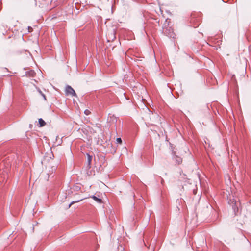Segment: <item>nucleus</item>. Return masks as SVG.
<instances>
[{
    "label": "nucleus",
    "mask_w": 251,
    "mask_h": 251,
    "mask_svg": "<svg viewBox=\"0 0 251 251\" xmlns=\"http://www.w3.org/2000/svg\"><path fill=\"white\" fill-rule=\"evenodd\" d=\"M169 35L170 37H172V34H169Z\"/></svg>",
    "instance_id": "2eb2a0df"
},
{
    "label": "nucleus",
    "mask_w": 251,
    "mask_h": 251,
    "mask_svg": "<svg viewBox=\"0 0 251 251\" xmlns=\"http://www.w3.org/2000/svg\"><path fill=\"white\" fill-rule=\"evenodd\" d=\"M82 200V199H81V200H78V201H72L69 204L68 207L70 208L72 204H73L75 203L78 202L80 201H81Z\"/></svg>",
    "instance_id": "1a4fd4ad"
},
{
    "label": "nucleus",
    "mask_w": 251,
    "mask_h": 251,
    "mask_svg": "<svg viewBox=\"0 0 251 251\" xmlns=\"http://www.w3.org/2000/svg\"><path fill=\"white\" fill-rule=\"evenodd\" d=\"M122 139L121 138H117L116 139V143L120 144L122 143Z\"/></svg>",
    "instance_id": "9d476101"
},
{
    "label": "nucleus",
    "mask_w": 251,
    "mask_h": 251,
    "mask_svg": "<svg viewBox=\"0 0 251 251\" xmlns=\"http://www.w3.org/2000/svg\"><path fill=\"white\" fill-rule=\"evenodd\" d=\"M26 75L30 76L33 77L35 75V73L34 71L31 70L28 72H26Z\"/></svg>",
    "instance_id": "423d86ee"
},
{
    "label": "nucleus",
    "mask_w": 251,
    "mask_h": 251,
    "mask_svg": "<svg viewBox=\"0 0 251 251\" xmlns=\"http://www.w3.org/2000/svg\"><path fill=\"white\" fill-rule=\"evenodd\" d=\"M91 198L94 199L98 203H101L102 202V200L101 199L98 198L94 195L91 196Z\"/></svg>",
    "instance_id": "20e7f679"
},
{
    "label": "nucleus",
    "mask_w": 251,
    "mask_h": 251,
    "mask_svg": "<svg viewBox=\"0 0 251 251\" xmlns=\"http://www.w3.org/2000/svg\"><path fill=\"white\" fill-rule=\"evenodd\" d=\"M85 113L86 114H87V115L88 114V112H87V110L85 111Z\"/></svg>",
    "instance_id": "f8f14e48"
},
{
    "label": "nucleus",
    "mask_w": 251,
    "mask_h": 251,
    "mask_svg": "<svg viewBox=\"0 0 251 251\" xmlns=\"http://www.w3.org/2000/svg\"><path fill=\"white\" fill-rule=\"evenodd\" d=\"M232 208H233L234 210H235L236 208L237 209V206H236L235 203L233 205H232Z\"/></svg>",
    "instance_id": "9b49d317"
},
{
    "label": "nucleus",
    "mask_w": 251,
    "mask_h": 251,
    "mask_svg": "<svg viewBox=\"0 0 251 251\" xmlns=\"http://www.w3.org/2000/svg\"><path fill=\"white\" fill-rule=\"evenodd\" d=\"M38 91L42 95V96L43 97L44 99L45 100H46L47 99H46L45 95L44 93H43L39 89H38Z\"/></svg>",
    "instance_id": "6e6552de"
},
{
    "label": "nucleus",
    "mask_w": 251,
    "mask_h": 251,
    "mask_svg": "<svg viewBox=\"0 0 251 251\" xmlns=\"http://www.w3.org/2000/svg\"><path fill=\"white\" fill-rule=\"evenodd\" d=\"M65 93L66 95H71L72 96H76V94L73 89V88L67 85L65 88Z\"/></svg>",
    "instance_id": "f257e3e1"
},
{
    "label": "nucleus",
    "mask_w": 251,
    "mask_h": 251,
    "mask_svg": "<svg viewBox=\"0 0 251 251\" xmlns=\"http://www.w3.org/2000/svg\"><path fill=\"white\" fill-rule=\"evenodd\" d=\"M87 162L89 165H90L92 159V156H91L89 154H87Z\"/></svg>",
    "instance_id": "0eeeda50"
},
{
    "label": "nucleus",
    "mask_w": 251,
    "mask_h": 251,
    "mask_svg": "<svg viewBox=\"0 0 251 251\" xmlns=\"http://www.w3.org/2000/svg\"><path fill=\"white\" fill-rule=\"evenodd\" d=\"M32 29V28H31V27H29H29H28V30H29V29Z\"/></svg>",
    "instance_id": "ddd939ff"
},
{
    "label": "nucleus",
    "mask_w": 251,
    "mask_h": 251,
    "mask_svg": "<svg viewBox=\"0 0 251 251\" xmlns=\"http://www.w3.org/2000/svg\"><path fill=\"white\" fill-rule=\"evenodd\" d=\"M115 35H114H114H113V39H115Z\"/></svg>",
    "instance_id": "4468645a"
},
{
    "label": "nucleus",
    "mask_w": 251,
    "mask_h": 251,
    "mask_svg": "<svg viewBox=\"0 0 251 251\" xmlns=\"http://www.w3.org/2000/svg\"><path fill=\"white\" fill-rule=\"evenodd\" d=\"M173 160L175 161L176 164L177 165L181 164L182 162V158L177 155H174L173 157Z\"/></svg>",
    "instance_id": "7ed1b4c3"
},
{
    "label": "nucleus",
    "mask_w": 251,
    "mask_h": 251,
    "mask_svg": "<svg viewBox=\"0 0 251 251\" xmlns=\"http://www.w3.org/2000/svg\"><path fill=\"white\" fill-rule=\"evenodd\" d=\"M39 124L40 127H43L46 125V122L42 118H40L39 119Z\"/></svg>",
    "instance_id": "39448f33"
},
{
    "label": "nucleus",
    "mask_w": 251,
    "mask_h": 251,
    "mask_svg": "<svg viewBox=\"0 0 251 251\" xmlns=\"http://www.w3.org/2000/svg\"><path fill=\"white\" fill-rule=\"evenodd\" d=\"M51 0H39V2L40 3L41 5L43 7H46L48 8V5L51 2Z\"/></svg>",
    "instance_id": "f03ea898"
}]
</instances>
